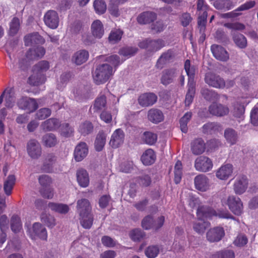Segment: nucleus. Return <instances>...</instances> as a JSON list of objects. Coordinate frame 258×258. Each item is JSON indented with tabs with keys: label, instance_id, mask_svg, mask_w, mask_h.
<instances>
[{
	"label": "nucleus",
	"instance_id": "f257e3e1",
	"mask_svg": "<svg viewBox=\"0 0 258 258\" xmlns=\"http://www.w3.org/2000/svg\"><path fill=\"white\" fill-rule=\"evenodd\" d=\"M45 53V50L42 46H37L34 48H30L27 52L26 56L19 59L18 62H14L10 64L11 69L15 70L19 68L22 70H25L30 65V60L41 58Z\"/></svg>",
	"mask_w": 258,
	"mask_h": 258
},
{
	"label": "nucleus",
	"instance_id": "f03ea898",
	"mask_svg": "<svg viewBox=\"0 0 258 258\" xmlns=\"http://www.w3.org/2000/svg\"><path fill=\"white\" fill-rule=\"evenodd\" d=\"M77 209L80 216V223L85 229H90L92 225L93 217L91 213V206L89 201L82 199L77 202Z\"/></svg>",
	"mask_w": 258,
	"mask_h": 258
},
{
	"label": "nucleus",
	"instance_id": "7ed1b4c3",
	"mask_svg": "<svg viewBox=\"0 0 258 258\" xmlns=\"http://www.w3.org/2000/svg\"><path fill=\"white\" fill-rule=\"evenodd\" d=\"M197 214L200 218L206 217L209 219H212L213 217H217L221 219L236 220L227 210H218L216 211L212 208L207 206L199 207Z\"/></svg>",
	"mask_w": 258,
	"mask_h": 258
},
{
	"label": "nucleus",
	"instance_id": "20e7f679",
	"mask_svg": "<svg viewBox=\"0 0 258 258\" xmlns=\"http://www.w3.org/2000/svg\"><path fill=\"white\" fill-rule=\"evenodd\" d=\"M114 73L112 67L108 64H102L98 66L93 74L94 82L101 84L106 82Z\"/></svg>",
	"mask_w": 258,
	"mask_h": 258
},
{
	"label": "nucleus",
	"instance_id": "39448f33",
	"mask_svg": "<svg viewBox=\"0 0 258 258\" xmlns=\"http://www.w3.org/2000/svg\"><path fill=\"white\" fill-rule=\"evenodd\" d=\"M208 9L209 7L204 0H198L197 12L199 14L198 23L200 32L203 35L204 34L206 29Z\"/></svg>",
	"mask_w": 258,
	"mask_h": 258
},
{
	"label": "nucleus",
	"instance_id": "423d86ee",
	"mask_svg": "<svg viewBox=\"0 0 258 258\" xmlns=\"http://www.w3.org/2000/svg\"><path fill=\"white\" fill-rule=\"evenodd\" d=\"M166 42L162 39H146L140 42L138 45L141 48L146 49L148 51L155 52L166 46Z\"/></svg>",
	"mask_w": 258,
	"mask_h": 258
},
{
	"label": "nucleus",
	"instance_id": "0eeeda50",
	"mask_svg": "<svg viewBox=\"0 0 258 258\" xmlns=\"http://www.w3.org/2000/svg\"><path fill=\"white\" fill-rule=\"evenodd\" d=\"M27 232L32 239H35L36 237H38L42 240H46L47 238V233L45 228L39 223H35L33 225L32 230L27 227Z\"/></svg>",
	"mask_w": 258,
	"mask_h": 258
},
{
	"label": "nucleus",
	"instance_id": "6e6552de",
	"mask_svg": "<svg viewBox=\"0 0 258 258\" xmlns=\"http://www.w3.org/2000/svg\"><path fill=\"white\" fill-rule=\"evenodd\" d=\"M227 204L229 209L235 215L240 216L242 214L243 206L240 198L230 196L227 199Z\"/></svg>",
	"mask_w": 258,
	"mask_h": 258
},
{
	"label": "nucleus",
	"instance_id": "1a4fd4ad",
	"mask_svg": "<svg viewBox=\"0 0 258 258\" xmlns=\"http://www.w3.org/2000/svg\"><path fill=\"white\" fill-rule=\"evenodd\" d=\"M255 2L253 1H250L245 2L243 4L240 5L235 10L227 13L222 14L221 17L223 18H235L240 16L242 14L241 11H246L249 10L254 7Z\"/></svg>",
	"mask_w": 258,
	"mask_h": 258
},
{
	"label": "nucleus",
	"instance_id": "9d476101",
	"mask_svg": "<svg viewBox=\"0 0 258 258\" xmlns=\"http://www.w3.org/2000/svg\"><path fill=\"white\" fill-rule=\"evenodd\" d=\"M5 99V105L8 108H12L15 104L16 96L13 88H7L0 96V105Z\"/></svg>",
	"mask_w": 258,
	"mask_h": 258
},
{
	"label": "nucleus",
	"instance_id": "9b49d317",
	"mask_svg": "<svg viewBox=\"0 0 258 258\" xmlns=\"http://www.w3.org/2000/svg\"><path fill=\"white\" fill-rule=\"evenodd\" d=\"M18 107L23 110L33 112L38 107V103L35 99L26 97H22L17 102Z\"/></svg>",
	"mask_w": 258,
	"mask_h": 258
},
{
	"label": "nucleus",
	"instance_id": "f8f14e48",
	"mask_svg": "<svg viewBox=\"0 0 258 258\" xmlns=\"http://www.w3.org/2000/svg\"><path fill=\"white\" fill-rule=\"evenodd\" d=\"M205 81L209 86L216 88H223L226 85L223 79L211 73H206Z\"/></svg>",
	"mask_w": 258,
	"mask_h": 258
},
{
	"label": "nucleus",
	"instance_id": "ddd939ff",
	"mask_svg": "<svg viewBox=\"0 0 258 258\" xmlns=\"http://www.w3.org/2000/svg\"><path fill=\"white\" fill-rule=\"evenodd\" d=\"M195 167L197 170L206 172L212 168L213 162L207 157L200 156L196 160Z\"/></svg>",
	"mask_w": 258,
	"mask_h": 258
},
{
	"label": "nucleus",
	"instance_id": "4468645a",
	"mask_svg": "<svg viewBox=\"0 0 258 258\" xmlns=\"http://www.w3.org/2000/svg\"><path fill=\"white\" fill-rule=\"evenodd\" d=\"M175 57V53L172 49H168L163 52L157 59L156 67L158 69H163L165 65L172 62Z\"/></svg>",
	"mask_w": 258,
	"mask_h": 258
},
{
	"label": "nucleus",
	"instance_id": "2eb2a0df",
	"mask_svg": "<svg viewBox=\"0 0 258 258\" xmlns=\"http://www.w3.org/2000/svg\"><path fill=\"white\" fill-rule=\"evenodd\" d=\"M195 188L201 191H206L210 188V180L207 175L200 174L194 178Z\"/></svg>",
	"mask_w": 258,
	"mask_h": 258
},
{
	"label": "nucleus",
	"instance_id": "dca6fc26",
	"mask_svg": "<svg viewBox=\"0 0 258 258\" xmlns=\"http://www.w3.org/2000/svg\"><path fill=\"white\" fill-rule=\"evenodd\" d=\"M44 22L48 27L51 29H56L59 23L57 13L53 10L48 11L44 16Z\"/></svg>",
	"mask_w": 258,
	"mask_h": 258
},
{
	"label": "nucleus",
	"instance_id": "f3484780",
	"mask_svg": "<svg viewBox=\"0 0 258 258\" xmlns=\"http://www.w3.org/2000/svg\"><path fill=\"white\" fill-rule=\"evenodd\" d=\"M211 50L214 56L219 60L226 61L229 58L228 52L221 46L213 44L211 46Z\"/></svg>",
	"mask_w": 258,
	"mask_h": 258
},
{
	"label": "nucleus",
	"instance_id": "a211bd4d",
	"mask_svg": "<svg viewBox=\"0 0 258 258\" xmlns=\"http://www.w3.org/2000/svg\"><path fill=\"white\" fill-rule=\"evenodd\" d=\"M210 114L217 116H223L228 114L229 109L227 106L220 103H213L209 107Z\"/></svg>",
	"mask_w": 258,
	"mask_h": 258
},
{
	"label": "nucleus",
	"instance_id": "6ab92c4d",
	"mask_svg": "<svg viewBox=\"0 0 258 258\" xmlns=\"http://www.w3.org/2000/svg\"><path fill=\"white\" fill-rule=\"evenodd\" d=\"M224 235V230L220 227L211 229L207 233V239L211 242H218L221 240Z\"/></svg>",
	"mask_w": 258,
	"mask_h": 258
},
{
	"label": "nucleus",
	"instance_id": "aec40b11",
	"mask_svg": "<svg viewBox=\"0 0 258 258\" xmlns=\"http://www.w3.org/2000/svg\"><path fill=\"white\" fill-rule=\"evenodd\" d=\"M27 151L32 158H38L41 154V148L39 143L34 139L31 140L27 144Z\"/></svg>",
	"mask_w": 258,
	"mask_h": 258
},
{
	"label": "nucleus",
	"instance_id": "412c9836",
	"mask_svg": "<svg viewBox=\"0 0 258 258\" xmlns=\"http://www.w3.org/2000/svg\"><path fill=\"white\" fill-rule=\"evenodd\" d=\"M248 181L246 176H238L234 184V190L236 194L241 195L244 192L247 187Z\"/></svg>",
	"mask_w": 258,
	"mask_h": 258
},
{
	"label": "nucleus",
	"instance_id": "4be33fe9",
	"mask_svg": "<svg viewBox=\"0 0 258 258\" xmlns=\"http://www.w3.org/2000/svg\"><path fill=\"white\" fill-rule=\"evenodd\" d=\"M124 138V134L123 131L118 128L112 134L109 144L112 148H117L123 143Z\"/></svg>",
	"mask_w": 258,
	"mask_h": 258
},
{
	"label": "nucleus",
	"instance_id": "5701e85b",
	"mask_svg": "<svg viewBox=\"0 0 258 258\" xmlns=\"http://www.w3.org/2000/svg\"><path fill=\"white\" fill-rule=\"evenodd\" d=\"M88 153V148L85 142H81L76 147L74 151V158L76 161H82Z\"/></svg>",
	"mask_w": 258,
	"mask_h": 258
},
{
	"label": "nucleus",
	"instance_id": "b1692460",
	"mask_svg": "<svg viewBox=\"0 0 258 258\" xmlns=\"http://www.w3.org/2000/svg\"><path fill=\"white\" fill-rule=\"evenodd\" d=\"M177 71L175 69H169L164 70L162 72L161 83L164 85H167L171 83L176 77Z\"/></svg>",
	"mask_w": 258,
	"mask_h": 258
},
{
	"label": "nucleus",
	"instance_id": "393cba45",
	"mask_svg": "<svg viewBox=\"0 0 258 258\" xmlns=\"http://www.w3.org/2000/svg\"><path fill=\"white\" fill-rule=\"evenodd\" d=\"M233 170L232 164L229 163L224 164L217 171L216 177L221 180H226L231 175Z\"/></svg>",
	"mask_w": 258,
	"mask_h": 258
},
{
	"label": "nucleus",
	"instance_id": "a878e982",
	"mask_svg": "<svg viewBox=\"0 0 258 258\" xmlns=\"http://www.w3.org/2000/svg\"><path fill=\"white\" fill-rule=\"evenodd\" d=\"M60 126L59 120L55 118H50L42 122L40 127L44 132L53 131Z\"/></svg>",
	"mask_w": 258,
	"mask_h": 258
},
{
	"label": "nucleus",
	"instance_id": "bb28decb",
	"mask_svg": "<svg viewBox=\"0 0 258 258\" xmlns=\"http://www.w3.org/2000/svg\"><path fill=\"white\" fill-rule=\"evenodd\" d=\"M157 97L153 93H145L139 97L138 101L142 106H149L154 104L157 101Z\"/></svg>",
	"mask_w": 258,
	"mask_h": 258
},
{
	"label": "nucleus",
	"instance_id": "cd10ccee",
	"mask_svg": "<svg viewBox=\"0 0 258 258\" xmlns=\"http://www.w3.org/2000/svg\"><path fill=\"white\" fill-rule=\"evenodd\" d=\"M184 68L188 76L187 84L196 85L195 82V76L197 70L196 66L191 65L190 60L186 59L184 62Z\"/></svg>",
	"mask_w": 258,
	"mask_h": 258
},
{
	"label": "nucleus",
	"instance_id": "c85d7f7f",
	"mask_svg": "<svg viewBox=\"0 0 258 258\" xmlns=\"http://www.w3.org/2000/svg\"><path fill=\"white\" fill-rule=\"evenodd\" d=\"M203 132L205 134H215L222 130V126L218 122H209L203 125Z\"/></svg>",
	"mask_w": 258,
	"mask_h": 258
},
{
	"label": "nucleus",
	"instance_id": "c756f323",
	"mask_svg": "<svg viewBox=\"0 0 258 258\" xmlns=\"http://www.w3.org/2000/svg\"><path fill=\"white\" fill-rule=\"evenodd\" d=\"M93 36L97 38H101L104 34V28L102 22L99 20H96L92 23L91 27Z\"/></svg>",
	"mask_w": 258,
	"mask_h": 258
},
{
	"label": "nucleus",
	"instance_id": "7c9ffc66",
	"mask_svg": "<svg viewBox=\"0 0 258 258\" xmlns=\"http://www.w3.org/2000/svg\"><path fill=\"white\" fill-rule=\"evenodd\" d=\"M156 159L155 152L151 149L146 150L141 156V160L145 165H150L153 164Z\"/></svg>",
	"mask_w": 258,
	"mask_h": 258
},
{
	"label": "nucleus",
	"instance_id": "2f4dec72",
	"mask_svg": "<svg viewBox=\"0 0 258 258\" xmlns=\"http://www.w3.org/2000/svg\"><path fill=\"white\" fill-rule=\"evenodd\" d=\"M77 178L79 184L83 187H86L89 184V177L87 171L83 169L78 170Z\"/></svg>",
	"mask_w": 258,
	"mask_h": 258
},
{
	"label": "nucleus",
	"instance_id": "473e14b6",
	"mask_svg": "<svg viewBox=\"0 0 258 258\" xmlns=\"http://www.w3.org/2000/svg\"><path fill=\"white\" fill-rule=\"evenodd\" d=\"M156 14L152 12H144L137 18V21L141 24H146L153 22L156 19Z\"/></svg>",
	"mask_w": 258,
	"mask_h": 258
},
{
	"label": "nucleus",
	"instance_id": "72a5a7b5",
	"mask_svg": "<svg viewBox=\"0 0 258 258\" xmlns=\"http://www.w3.org/2000/svg\"><path fill=\"white\" fill-rule=\"evenodd\" d=\"M248 103L241 100H237L233 105V115L237 118H242L245 112V107Z\"/></svg>",
	"mask_w": 258,
	"mask_h": 258
},
{
	"label": "nucleus",
	"instance_id": "f704fd0d",
	"mask_svg": "<svg viewBox=\"0 0 258 258\" xmlns=\"http://www.w3.org/2000/svg\"><path fill=\"white\" fill-rule=\"evenodd\" d=\"M55 160L56 157L53 154H48L42 167V170L47 173L52 172L53 171V164Z\"/></svg>",
	"mask_w": 258,
	"mask_h": 258
},
{
	"label": "nucleus",
	"instance_id": "c9c22d12",
	"mask_svg": "<svg viewBox=\"0 0 258 258\" xmlns=\"http://www.w3.org/2000/svg\"><path fill=\"white\" fill-rule=\"evenodd\" d=\"M191 150L195 155L202 154L205 150V144L203 140L201 138L195 140L191 143Z\"/></svg>",
	"mask_w": 258,
	"mask_h": 258
},
{
	"label": "nucleus",
	"instance_id": "e433bc0d",
	"mask_svg": "<svg viewBox=\"0 0 258 258\" xmlns=\"http://www.w3.org/2000/svg\"><path fill=\"white\" fill-rule=\"evenodd\" d=\"M25 44L30 46L35 44L43 42L42 37L37 32L30 34L24 37Z\"/></svg>",
	"mask_w": 258,
	"mask_h": 258
},
{
	"label": "nucleus",
	"instance_id": "4c0bfd02",
	"mask_svg": "<svg viewBox=\"0 0 258 258\" xmlns=\"http://www.w3.org/2000/svg\"><path fill=\"white\" fill-rule=\"evenodd\" d=\"M48 207L51 211L61 214H67L70 209L69 206L66 204L53 202L49 203Z\"/></svg>",
	"mask_w": 258,
	"mask_h": 258
},
{
	"label": "nucleus",
	"instance_id": "58836bf2",
	"mask_svg": "<svg viewBox=\"0 0 258 258\" xmlns=\"http://www.w3.org/2000/svg\"><path fill=\"white\" fill-rule=\"evenodd\" d=\"M148 117L149 120L155 123L160 122L164 119L162 112L156 109H152L148 111Z\"/></svg>",
	"mask_w": 258,
	"mask_h": 258
},
{
	"label": "nucleus",
	"instance_id": "ea45409f",
	"mask_svg": "<svg viewBox=\"0 0 258 258\" xmlns=\"http://www.w3.org/2000/svg\"><path fill=\"white\" fill-rule=\"evenodd\" d=\"M198 220L194 224V229L198 233H203L210 226V223L205 221L206 217L200 218L198 215Z\"/></svg>",
	"mask_w": 258,
	"mask_h": 258
},
{
	"label": "nucleus",
	"instance_id": "a19ab883",
	"mask_svg": "<svg viewBox=\"0 0 258 258\" xmlns=\"http://www.w3.org/2000/svg\"><path fill=\"white\" fill-rule=\"evenodd\" d=\"M89 55V52L87 51L81 50L75 53L73 60L77 65H80L87 60Z\"/></svg>",
	"mask_w": 258,
	"mask_h": 258
},
{
	"label": "nucleus",
	"instance_id": "79ce46f5",
	"mask_svg": "<svg viewBox=\"0 0 258 258\" xmlns=\"http://www.w3.org/2000/svg\"><path fill=\"white\" fill-rule=\"evenodd\" d=\"M49 63L46 60H41L36 64L33 69V72L38 75L44 74L49 69Z\"/></svg>",
	"mask_w": 258,
	"mask_h": 258
},
{
	"label": "nucleus",
	"instance_id": "37998d69",
	"mask_svg": "<svg viewBox=\"0 0 258 258\" xmlns=\"http://www.w3.org/2000/svg\"><path fill=\"white\" fill-rule=\"evenodd\" d=\"M46 81V76L45 74L37 75L33 72V75L28 78V83L32 86H38L43 84Z\"/></svg>",
	"mask_w": 258,
	"mask_h": 258
},
{
	"label": "nucleus",
	"instance_id": "c03bdc74",
	"mask_svg": "<svg viewBox=\"0 0 258 258\" xmlns=\"http://www.w3.org/2000/svg\"><path fill=\"white\" fill-rule=\"evenodd\" d=\"M16 177L14 175H10L7 180L4 182V189L5 194L7 196H10L12 193V190L15 183Z\"/></svg>",
	"mask_w": 258,
	"mask_h": 258
},
{
	"label": "nucleus",
	"instance_id": "a18cd8bd",
	"mask_svg": "<svg viewBox=\"0 0 258 258\" xmlns=\"http://www.w3.org/2000/svg\"><path fill=\"white\" fill-rule=\"evenodd\" d=\"M224 137L227 142L231 145H234L237 140V134L235 131L231 128H226L224 132Z\"/></svg>",
	"mask_w": 258,
	"mask_h": 258
},
{
	"label": "nucleus",
	"instance_id": "49530a36",
	"mask_svg": "<svg viewBox=\"0 0 258 258\" xmlns=\"http://www.w3.org/2000/svg\"><path fill=\"white\" fill-rule=\"evenodd\" d=\"M42 142L46 147H52L56 145L57 140L54 134L48 133L43 136Z\"/></svg>",
	"mask_w": 258,
	"mask_h": 258
},
{
	"label": "nucleus",
	"instance_id": "de8ad7c7",
	"mask_svg": "<svg viewBox=\"0 0 258 258\" xmlns=\"http://www.w3.org/2000/svg\"><path fill=\"white\" fill-rule=\"evenodd\" d=\"M106 142V136L103 132H99L95 141V148L97 151H101Z\"/></svg>",
	"mask_w": 258,
	"mask_h": 258
},
{
	"label": "nucleus",
	"instance_id": "09e8293b",
	"mask_svg": "<svg viewBox=\"0 0 258 258\" xmlns=\"http://www.w3.org/2000/svg\"><path fill=\"white\" fill-rule=\"evenodd\" d=\"M11 227L14 233H18L22 229V225L20 218L17 215H13L11 220Z\"/></svg>",
	"mask_w": 258,
	"mask_h": 258
},
{
	"label": "nucleus",
	"instance_id": "8fccbe9b",
	"mask_svg": "<svg viewBox=\"0 0 258 258\" xmlns=\"http://www.w3.org/2000/svg\"><path fill=\"white\" fill-rule=\"evenodd\" d=\"M187 87L188 89L185 99L186 106H189L192 103L196 92V85L187 84Z\"/></svg>",
	"mask_w": 258,
	"mask_h": 258
},
{
	"label": "nucleus",
	"instance_id": "3c124183",
	"mask_svg": "<svg viewBox=\"0 0 258 258\" xmlns=\"http://www.w3.org/2000/svg\"><path fill=\"white\" fill-rule=\"evenodd\" d=\"M201 94L207 100L215 101L218 99V94L212 90L203 88L201 90Z\"/></svg>",
	"mask_w": 258,
	"mask_h": 258
},
{
	"label": "nucleus",
	"instance_id": "603ef678",
	"mask_svg": "<svg viewBox=\"0 0 258 258\" xmlns=\"http://www.w3.org/2000/svg\"><path fill=\"white\" fill-rule=\"evenodd\" d=\"M106 104V98L104 95L98 96L95 100L93 109L95 111H99L105 108Z\"/></svg>",
	"mask_w": 258,
	"mask_h": 258
},
{
	"label": "nucleus",
	"instance_id": "864d4df0",
	"mask_svg": "<svg viewBox=\"0 0 258 258\" xmlns=\"http://www.w3.org/2000/svg\"><path fill=\"white\" fill-rule=\"evenodd\" d=\"M93 129V126L92 123L88 121H86L82 123L79 128V132L83 135L86 136L91 133Z\"/></svg>",
	"mask_w": 258,
	"mask_h": 258
},
{
	"label": "nucleus",
	"instance_id": "5fc2aeb1",
	"mask_svg": "<svg viewBox=\"0 0 258 258\" xmlns=\"http://www.w3.org/2000/svg\"><path fill=\"white\" fill-rule=\"evenodd\" d=\"M233 40L236 45L241 48L246 47L247 44V40L244 35L238 33H233Z\"/></svg>",
	"mask_w": 258,
	"mask_h": 258
},
{
	"label": "nucleus",
	"instance_id": "6e6d98bb",
	"mask_svg": "<svg viewBox=\"0 0 258 258\" xmlns=\"http://www.w3.org/2000/svg\"><path fill=\"white\" fill-rule=\"evenodd\" d=\"M182 163L177 161L174 166V182L176 184L179 183L182 175Z\"/></svg>",
	"mask_w": 258,
	"mask_h": 258
},
{
	"label": "nucleus",
	"instance_id": "4d7b16f0",
	"mask_svg": "<svg viewBox=\"0 0 258 258\" xmlns=\"http://www.w3.org/2000/svg\"><path fill=\"white\" fill-rule=\"evenodd\" d=\"M235 254L233 250L225 249L216 252L212 256V258H234Z\"/></svg>",
	"mask_w": 258,
	"mask_h": 258
},
{
	"label": "nucleus",
	"instance_id": "13d9d810",
	"mask_svg": "<svg viewBox=\"0 0 258 258\" xmlns=\"http://www.w3.org/2000/svg\"><path fill=\"white\" fill-rule=\"evenodd\" d=\"M123 32L120 29L112 30L109 36V41L112 43L118 42L121 38Z\"/></svg>",
	"mask_w": 258,
	"mask_h": 258
},
{
	"label": "nucleus",
	"instance_id": "bf43d9fd",
	"mask_svg": "<svg viewBox=\"0 0 258 258\" xmlns=\"http://www.w3.org/2000/svg\"><path fill=\"white\" fill-rule=\"evenodd\" d=\"M143 140L147 144L153 145L157 141V135L151 132H145L143 135Z\"/></svg>",
	"mask_w": 258,
	"mask_h": 258
},
{
	"label": "nucleus",
	"instance_id": "052dcab7",
	"mask_svg": "<svg viewBox=\"0 0 258 258\" xmlns=\"http://www.w3.org/2000/svg\"><path fill=\"white\" fill-rule=\"evenodd\" d=\"M20 28L19 19L16 17L14 18L10 24L9 35L14 36L16 35Z\"/></svg>",
	"mask_w": 258,
	"mask_h": 258
},
{
	"label": "nucleus",
	"instance_id": "680f3d73",
	"mask_svg": "<svg viewBox=\"0 0 258 258\" xmlns=\"http://www.w3.org/2000/svg\"><path fill=\"white\" fill-rule=\"evenodd\" d=\"M191 117V113L189 112L186 113L180 119V126L182 132L186 133L187 132V124Z\"/></svg>",
	"mask_w": 258,
	"mask_h": 258
},
{
	"label": "nucleus",
	"instance_id": "e2e57ef3",
	"mask_svg": "<svg viewBox=\"0 0 258 258\" xmlns=\"http://www.w3.org/2000/svg\"><path fill=\"white\" fill-rule=\"evenodd\" d=\"M138 49L133 47H124L121 48L118 53L120 55L126 57H131L134 55L138 51Z\"/></svg>",
	"mask_w": 258,
	"mask_h": 258
},
{
	"label": "nucleus",
	"instance_id": "0e129e2a",
	"mask_svg": "<svg viewBox=\"0 0 258 258\" xmlns=\"http://www.w3.org/2000/svg\"><path fill=\"white\" fill-rule=\"evenodd\" d=\"M106 61L114 68V71L115 72L116 67L120 65L123 60H121L119 56L117 54H113L107 57Z\"/></svg>",
	"mask_w": 258,
	"mask_h": 258
},
{
	"label": "nucleus",
	"instance_id": "69168bd1",
	"mask_svg": "<svg viewBox=\"0 0 258 258\" xmlns=\"http://www.w3.org/2000/svg\"><path fill=\"white\" fill-rule=\"evenodd\" d=\"M93 6L96 12L99 14H103L106 11V5L102 0L95 1Z\"/></svg>",
	"mask_w": 258,
	"mask_h": 258
},
{
	"label": "nucleus",
	"instance_id": "338daca9",
	"mask_svg": "<svg viewBox=\"0 0 258 258\" xmlns=\"http://www.w3.org/2000/svg\"><path fill=\"white\" fill-rule=\"evenodd\" d=\"M51 110L48 108H41L36 113V118L39 120L45 119L50 116Z\"/></svg>",
	"mask_w": 258,
	"mask_h": 258
},
{
	"label": "nucleus",
	"instance_id": "774afa93",
	"mask_svg": "<svg viewBox=\"0 0 258 258\" xmlns=\"http://www.w3.org/2000/svg\"><path fill=\"white\" fill-rule=\"evenodd\" d=\"M145 235V233L140 229H134L130 233V237L135 241L141 240Z\"/></svg>",
	"mask_w": 258,
	"mask_h": 258
}]
</instances>
